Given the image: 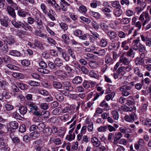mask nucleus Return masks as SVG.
Here are the masks:
<instances>
[{
	"label": "nucleus",
	"instance_id": "f257e3e1",
	"mask_svg": "<svg viewBox=\"0 0 151 151\" xmlns=\"http://www.w3.org/2000/svg\"><path fill=\"white\" fill-rule=\"evenodd\" d=\"M12 25L16 28H22L26 31H32L33 29L31 26L27 23H24L20 21L14 19L12 21Z\"/></svg>",
	"mask_w": 151,
	"mask_h": 151
},
{
	"label": "nucleus",
	"instance_id": "f03ea898",
	"mask_svg": "<svg viewBox=\"0 0 151 151\" xmlns=\"http://www.w3.org/2000/svg\"><path fill=\"white\" fill-rule=\"evenodd\" d=\"M28 106L30 107L32 110H33V115L37 116H42V112L35 104L33 102H29L28 104Z\"/></svg>",
	"mask_w": 151,
	"mask_h": 151
},
{
	"label": "nucleus",
	"instance_id": "7ed1b4c3",
	"mask_svg": "<svg viewBox=\"0 0 151 151\" xmlns=\"http://www.w3.org/2000/svg\"><path fill=\"white\" fill-rule=\"evenodd\" d=\"M39 65L40 67L37 68L38 71L44 74L49 73L50 71L47 69V65L45 62L41 61L39 63Z\"/></svg>",
	"mask_w": 151,
	"mask_h": 151
},
{
	"label": "nucleus",
	"instance_id": "20e7f679",
	"mask_svg": "<svg viewBox=\"0 0 151 151\" xmlns=\"http://www.w3.org/2000/svg\"><path fill=\"white\" fill-rule=\"evenodd\" d=\"M106 33L112 42H116L119 39L116 32L114 31H109L106 32Z\"/></svg>",
	"mask_w": 151,
	"mask_h": 151
},
{
	"label": "nucleus",
	"instance_id": "39448f33",
	"mask_svg": "<svg viewBox=\"0 0 151 151\" xmlns=\"http://www.w3.org/2000/svg\"><path fill=\"white\" fill-rule=\"evenodd\" d=\"M34 146V149L36 151H42L43 149L42 145V142L40 139H37L33 143Z\"/></svg>",
	"mask_w": 151,
	"mask_h": 151
},
{
	"label": "nucleus",
	"instance_id": "423d86ee",
	"mask_svg": "<svg viewBox=\"0 0 151 151\" xmlns=\"http://www.w3.org/2000/svg\"><path fill=\"white\" fill-rule=\"evenodd\" d=\"M73 34L76 37H78L80 39H85L86 37V34H83L82 31L79 29H77L74 32Z\"/></svg>",
	"mask_w": 151,
	"mask_h": 151
},
{
	"label": "nucleus",
	"instance_id": "0eeeda50",
	"mask_svg": "<svg viewBox=\"0 0 151 151\" xmlns=\"http://www.w3.org/2000/svg\"><path fill=\"white\" fill-rule=\"evenodd\" d=\"M119 62L120 63H122L124 65H128L130 62L129 59L123 55H121L119 58Z\"/></svg>",
	"mask_w": 151,
	"mask_h": 151
},
{
	"label": "nucleus",
	"instance_id": "6e6552de",
	"mask_svg": "<svg viewBox=\"0 0 151 151\" xmlns=\"http://www.w3.org/2000/svg\"><path fill=\"white\" fill-rule=\"evenodd\" d=\"M111 42L110 43L108 47L109 49L111 50H112L118 49L120 47V42Z\"/></svg>",
	"mask_w": 151,
	"mask_h": 151
},
{
	"label": "nucleus",
	"instance_id": "1a4fd4ad",
	"mask_svg": "<svg viewBox=\"0 0 151 151\" xmlns=\"http://www.w3.org/2000/svg\"><path fill=\"white\" fill-rule=\"evenodd\" d=\"M15 9L12 6H8L7 10L9 14L12 17L15 18L16 14L15 12Z\"/></svg>",
	"mask_w": 151,
	"mask_h": 151
},
{
	"label": "nucleus",
	"instance_id": "9d476101",
	"mask_svg": "<svg viewBox=\"0 0 151 151\" xmlns=\"http://www.w3.org/2000/svg\"><path fill=\"white\" fill-rule=\"evenodd\" d=\"M49 142L50 143H54L56 145H59L61 144V140L60 139L56 138L55 136H53L50 138Z\"/></svg>",
	"mask_w": 151,
	"mask_h": 151
},
{
	"label": "nucleus",
	"instance_id": "9b49d317",
	"mask_svg": "<svg viewBox=\"0 0 151 151\" xmlns=\"http://www.w3.org/2000/svg\"><path fill=\"white\" fill-rule=\"evenodd\" d=\"M91 142L93 146L96 147H98L101 144L100 141L96 137H93L91 138Z\"/></svg>",
	"mask_w": 151,
	"mask_h": 151
},
{
	"label": "nucleus",
	"instance_id": "f8f14e48",
	"mask_svg": "<svg viewBox=\"0 0 151 151\" xmlns=\"http://www.w3.org/2000/svg\"><path fill=\"white\" fill-rule=\"evenodd\" d=\"M122 137V135L120 132L116 133L115 134V137L114 138V140L113 144L114 145H116L121 138Z\"/></svg>",
	"mask_w": 151,
	"mask_h": 151
},
{
	"label": "nucleus",
	"instance_id": "ddd939ff",
	"mask_svg": "<svg viewBox=\"0 0 151 151\" xmlns=\"http://www.w3.org/2000/svg\"><path fill=\"white\" fill-rule=\"evenodd\" d=\"M10 20L7 17L4 18V19H1L0 22L1 25L3 27H9L8 23L10 22Z\"/></svg>",
	"mask_w": 151,
	"mask_h": 151
},
{
	"label": "nucleus",
	"instance_id": "4468645a",
	"mask_svg": "<svg viewBox=\"0 0 151 151\" xmlns=\"http://www.w3.org/2000/svg\"><path fill=\"white\" fill-rule=\"evenodd\" d=\"M105 62L107 64H112L114 63V60L111 55L107 54L104 58Z\"/></svg>",
	"mask_w": 151,
	"mask_h": 151
},
{
	"label": "nucleus",
	"instance_id": "2eb2a0df",
	"mask_svg": "<svg viewBox=\"0 0 151 151\" xmlns=\"http://www.w3.org/2000/svg\"><path fill=\"white\" fill-rule=\"evenodd\" d=\"M64 89L68 90L71 91L73 90V88L71 86L70 83L68 81H65L63 82Z\"/></svg>",
	"mask_w": 151,
	"mask_h": 151
},
{
	"label": "nucleus",
	"instance_id": "dca6fc26",
	"mask_svg": "<svg viewBox=\"0 0 151 151\" xmlns=\"http://www.w3.org/2000/svg\"><path fill=\"white\" fill-rule=\"evenodd\" d=\"M140 43L139 42V40L136 39L134 40L132 43V48L134 50L137 51L138 50L139 44Z\"/></svg>",
	"mask_w": 151,
	"mask_h": 151
},
{
	"label": "nucleus",
	"instance_id": "f3484780",
	"mask_svg": "<svg viewBox=\"0 0 151 151\" xmlns=\"http://www.w3.org/2000/svg\"><path fill=\"white\" fill-rule=\"evenodd\" d=\"M82 81V78L79 76H76L72 80V83L75 84H78L81 83Z\"/></svg>",
	"mask_w": 151,
	"mask_h": 151
},
{
	"label": "nucleus",
	"instance_id": "a211bd4d",
	"mask_svg": "<svg viewBox=\"0 0 151 151\" xmlns=\"http://www.w3.org/2000/svg\"><path fill=\"white\" fill-rule=\"evenodd\" d=\"M54 95L56 99L59 101H62L63 100L64 97L62 94L58 92H55Z\"/></svg>",
	"mask_w": 151,
	"mask_h": 151
},
{
	"label": "nucleus",
	"instance_id": "6ab92c4d",
	"mask_svg": "<svg viewBox=\"0 0 151 151\" xmlns=\"http://www.w3.org/2000/svg\"><path fill=\"white\" fill-rule=\"evenodd\" d=\"M7 3L10 5V6L13 7L16 10H17L19 9L18 6L17 4L15 3L13 0H6Z\"/></svg>",
	"mask_w": 151,
	"mask_h": 151
},
{
	"label": "nucleus",
	"instance_id": "aec40b11",
	"mask_svg": "<svg viewBox=\"0 0 151 151\" xmlns=\"http://www.w3.org/2000/svg\"><path fill=\"white\" fill-rule=\"evenodd\" d=\"M135 104L134 100L132 96H130L127 98L126 104L128 106H133Z\"/></svg>",
	"mask_w": 151,
	"mask_h": 151
},
{
	"label": "nucleus",
	"instance_id": "412c9836",
	"mask_svg": "<svg viewBox=\"0 0 151 151\" xmlns=\"http://www.w3.org/2000/svg\"><path fill=\"white\" fill-rule=\"evenodd\" d=\"M18 110L19 111L20 113L22 115H24L27 112V109L26 107L25 106H20L18 108Z\"/></svg>",
	"mask_w": 151,
	"mask_h": 151
},
{
	"label": "nucleus",
	"instance_id": "4be33fe9",
	"mask_svg": "<svg viewBox=\"0 0 151 151\" xmlns=\"http://www.w3.org/2000/svg\"><path fill=\"white\" fill-rule=\"evenodd\" d=\"M17 35L19 37H22L24 35H29V33L26 31L22 30H18Z\"/></svg>",
	"mask_w": 151,
	"mask_h": 151
},
{
	"label": "nucleus",
	"instance_id": "5701e85b",
	"mask_svg": "<svg viewBox=\"0 0 151 151\" xmlns=\"http://www.w3.org/2000/svg\"><path fill=\"white\" fill-rule=\"evenodd\" d=\"M121 47L123 50H127L129 48V46L128 45V42L127 41L125 40L122 42Z\"/></svg>",
	"mask_w": 151,
	"mask_h": 151
},
{
	"label": "nucleus",
	"instance_id": "b1692460",
	"mask_svg": "<svg viewBox=\"0 0 151 151\" xmlns=\"http://www.w3.org/2000/svg\"><path fill=\"white\" fill-rule=\"evenodd\" d=\"M9 125L11 128L14 129H16L18 127V122L16 121H12L9 123Z\"/></svg>",
	"mask_w": 151,
	"mask_h": 151
},
{
	"label": "nucleus",
	"instance_id": "393cba45",
	"mask_svg": "<svg viewBox=\"0 0 151 151\" xmlns=\"http://www.w3.org/2000/svg\"><path fill=\"white\" fill-rule=\"evenodd\" d=\"M99 106L102 107H104V110L105 111L108 110L109 109V106L108 104L105 100H103L102 101L100 104Z\"/></svg>",
	"mask_w": 151,
	"mask_h": 151
},
{
	"label": "nucleus",
	"instance_id": "a878e982",
	"mask_svg": "<svg viewBox=\"0 0 151 151\" xmlns=\"http://www.w3.org/2000/svg\"><path fill=\"white\" fill-rule=\"evenodd\" d=\"M28 14L27 12L24 11V10L22 9H19L17 12V14L19 16L22 18L26 17V14Z\"/></svg>",
	"mask_w": 151,
	"mask_h": 151
},
{
	"label": "nucleus",
	"instance_id": "bb28decb",
	"mask_svg": "<svg viewBox=\"0 0 151 151\" xmlns=\"http://www.w3.org/2000/svg\"><path fill=\"white\" fill-rule=\"evenodd\" d=\"M111 114L114 119L117 121L119 118V114L118 112L116 110L112 111L111 112Z\"/></svg>",
	"mask_w": 151,
	"mask_h": 151
},
{
	"label": "nucleus",
	"instance_id": "cd10ccee",
	"mask_svg": "<svg viewBox=\"0 0 151 151\" xmlns=\"http://www.w3.org/2000/svg\"><path fill=\"white\" fill-rule=\"evenodd\" d=\"M9 53L10 55L16 57H20L21 55V53L20 52L15 50H10Z\"/></svg>",
	"mask_w": 151,
	"mask_h": 151
},
{
	"label": "nucleus",
	"instance_id": "c85d7f7f",
	"mask_svg": "<svg viewBox=\"0 0 151 151\" xmlns=\"http://www.w3.org/2000/svg\"><path fill=\"white\" fill-rule=\"evenodd\" d=\"M40 135V133L37 131H34L31 133L30 134V137L32 139H35L38 137Z\"/></svg>",
	"mask_w": 151,
	"mask_h": 151
},
{
	"label": "nucleus",
	"instance_id": "c756f323",
	"mask_svg": "<svg viewBox=\"0 0 151 151\" xmlns=\"http://www.w3.org/2000/svg\"><path fill=\"white\" fill-rule=\"evenodd\" d=\"M29 16L27 18V22L28 24H32L35 22V20L33 17L31 16L29 14Z\"/></svg>",
	"mask_w": 151,
	"mask_h": 151
},
{
	"label": "nucleus",
	"instance_id": "7c9ffc66",
	"mask_svg": "<svg viewBox=\"0 0 151 151\" xmlns=\"http://www.w3.org/2000/svg\"><path fill=\"white\" fill-rule=\"evenodd\" d=\"M52 84L54 87L58 89H60L62 87V84L57 81H53Z\"/></svg>",
	"mask_w": 151,
	"mask_h": 151
},
{
	"label": "nucleus",
	"instance_id": "2f4dec72",
	"mask_svg": "<svg viewBox=\"0 0 151 151\" xmlns=\"http://www.w3.org/2000/svg\"><path fill=\"white\" fill-rule=\"evenodd\" d=\"M134 73L137 75L139 77H141L143 76V74L141 72L139 68L138 67L134 68Z\"/></svg>",
	"mask_w": 151,
	"mask_h": 151
},
{
	"label": "nucleus",
	"instance_id": "473e14b6",
	"mask_svg": "<svg viewBox=\"0 0 151 151\" xmlns=\"http://www.w3.org/2000/svg\"><path fill=\"white\" fill-rule=\"evenodd\" d=\"M142 124L148 127L151 126V119H147L142 121Z\"/></svg>",
	"mask_w": 151,
	"mask_h": 151
},
{
	"label": "nucleus",
	"instance_id": "72a5a7b5",
	"mask_svg": "<svg viewBox=\"0 0 151 151\" xmlns=\"http://www.w3.org/2000/svg\"><path fill=\"white\" fill-rule=\"evenodd\" d=\"M46 126L45 124L43 123H41L39 124L37 126V127L39 130L40 132H44V129L45 128Z\"/></svg>",
	"mask_w": 151,
	"mask_h": 151
},
{
	"label": "nucleus",
	"instance_id": "f704fd0d",
	"mask_svg": "<svg viewBox=\"0 0 151 151\" xmlns=\"http://www.w3.org/2000/svg\"><path fill=\"white\" fill-rule=\"evenodd\" d=\"M35 33L36 35L42 37L43 39H46L47 38V35L45 34L44 33L40 31H37L35 32Z\"/></svg>",
	"mask_w": 151,
	"mask_h": 151
},
{
	"label": "nucleus",
	"instance_id": "c9c22d12",
	"mask_svg": "<svg viewBox=\"0 0 151 151\" xmlns=\"http://www.w3.org/2000/svg\"><path fill=\"white\" fill-rule=\"evenodd\" d=\"M6 41L9 45H11L15 43L14 38L12 37H7L6 39Z\"/></svg>",
	"mask_w": 151,
	"mask_h": 151
},
{
	"label": "nucleus",
	"instance_id": "e433bc0d",
	"mask_svg": "<svg viewBox=\"0 0 151 151\" xmlns=\"http://www.w3.org/2000/svg\"><path fill=\"white\" fill-rule=\"evenodd\" d=\"M13 76L18 79H23L24 78V76L23 74L18 73H14L13 74Z\"/></svg>",
	"mask_w": 151,
	"mask_h": 151
},
{
	"label": "nucleus",
	"instance_id": "4c0bfd02",
	"mask_svg": "<svg viewBox=\"0 0 151 151\" xmlns=\"http://www.w3.org/2000/svg\"><path fill=\"white\" fill-rule=\"evenodd\" d=\"M106 51L104 49H101L97 51H95L94 53L99 56H104L105 55Z\"/></svg>",
	"mask_w": 151,
	"mask_h": 151
},
{
	"label": "nucleus",
	"instance_id": "58836bf2",
	"mask_svg": "<svg viewBox=\"0 0 151 151\" xmlns=\"http://www.w3.org/2000/svg\"><path fill=\"white\" fill-rule=\"evenodd\" d=\"M54 63L58 67L61 66L63 65L62 60L59 58H56L55 60Z\"/></svg>",
	"mask_w": 151,
	"mask_h": 151
},
{
	"label": "nucleus",
	"instance_id": "ea45409f",
	"mask_svg": "<svg viewBox=\"0 0 151 151\" xmlns=\"http://www.w3.org/2000/svg\"><path fill=\"white\" fill-rule=\"evenodd\" d=\"M28 83L31 86H38L40 85L39 82L33 81H29Z\"/></svg>",
	"mask_w": 151,
	"mask_h": 151
},
{
	"label": "nucleus",
	"instance_id": "a19ab883",
	"mask_svg": "<svg viewBox=\"0 0 151 151\" xmlns=\"http://www.w3.org/2000/svg\"><path fill=\"white\" fill-rule=\"evenodd\" d=\"M104 93V91H102L100 92L94 94V98L93 99V101L97 100L99 97Z\"/></svg>",
	"mask_w": 151,
	"mask_h": 151
},
{
	"label": "nucleus",
	"instance_id": "79ce46f5",
	"mask_svg": "<svg viewBox=\"0 0 151 151\" xmlns=\"http://www.w3.org/2000/svg\"><path fill=\"white\" fill-rule=\"evenodd\" d=\"M62 38L64 40L65 43L68 45L69 43V37L66 34H63L62 36Z\"/></svg>",
	"mask_w": 151,
	"mask_h": 151
},
{
	"label": "nucleus",
	"instance_id": "37998d69",
	"mask_svg": "<svg viewBox=\"0 0 151 151\" xmlns=\"http://www.w3.org/2000/svg\"><path fill=\"white\" fill-rule=\"evenodd\" d=\"M144 62V60L142 59H140L138 57L136 58L135 63V64L137 65H142Z\"/></svg>",
	"mask_w": 151,
	"mask_h": 151
},
{
	"label": "nucleus",
	"instance_id": "c03bdc74",
	"mask_svg": "<svg viewBox=\"0 0 151 151\" xmlns=\"http://www.w3.org/2000/svg\"><path fill=\"white\" fill-rule=\"evenodd\" d=\"M129 49V50L127 52L126 55L128 57H132L133 58L134 56L135 53H134L133 50L131 48H130Z\"/></svg>",
	"mask_w": 151,
	"mask_h": 151
},
{
	"label": "nucleus",
	"instance_id": "a18cd8bd",
	"mask_svg": "<svg viewBox=\"0 0 151 151\" xmlns=\"http://www.w3.org/2000/svg\"><path fill=\"white\" fill-rule=\"evenodd\" d=\"M49 12L50 13H47L48 16L52 20H55V16L56 15L55 13H54L52 10L51 12L50 11Z\"/></svg>",
	"mask_w": 151,
	"mask_h": 151
},
{
	"label": "nucleus",
	"instance_id": "49530a36",
	"mask_svg": "<svg viewBox=\"0 0 151 151\" xmlns=\"http://www.w3.org/2000/svg\"><path fill=\"white\" fill-rule=\"evenodd\" d=\"M139 45L138 49V50L140 52H143L146 51V47L144 45L141 43L139 44Z\"/></svg>",
	"mask_w": 151,
	"mask_h": 151
},
{
	"label": "nucleus",
	"instance_id": "de8ad7c7",
	"mask_svg": "<svg viewBox=\"0 0 151 151\" xmlns=\"http://www.w3.org/2000/svg\"><path fill=\"white\" fill-rule=\"evenodd\" d=\"M120 8L116 9L115 10L114 14L116 16L119 17L122 14V11Z\"/></svg>",
	"mask_w": 151,
	"mask_h": 151
},
{
	"label": "nucleus",
	"instance_id": "09e8293b",
	"mask_svg": "<svg viewBox=\"0 0 151 151\" xmlns=\"http://www.w3.org/2000/svg\"><path fill=\"white\" fill-rule=\"evenodd\" d=\"M107 45L106 39L102 38L100 41V45L102 47H105Z\"/></svg>",
	"mask_w": 151,
	"mask_h": 151
},
{
	"label": "nucleus",
	"instance_id": "8fccbe9b",
	"mask_svg": "<svg viewBox=\"0 0 151 151\" xmlns=\"http://www.w3.org/2000/svg\"><path fill=\"white\" fill-rule=\"evenodd\" d=\"M18 87L22 90L27 89L28 88L27 85L23 83H19L18 84Z\"/></svg>",
	"mask_w": 151,
	"mask_h": 151
},
{
	"label": "nucleus",
	"instance_id": "3c124183",
	"mask_svg": "<svg viewBox=\"0 0 151 151\" xmlns=\"http://www.w3.org/2000/svg\"><path fill=\"white\" fill-rule=\"evenodd\" d=\"M111 6L116 9L121 8V6L119 1H114L111 4Z\"/></svg>",
	"mask_w": 151,
	"mask_h": 151
},
{
	"label": "nucleus",
	"instance_id": "603ef678",
	"mask_svg": "<svg viewBox=\"0 0 151 151\" xmlns=\"http://www.w3.org/2000/svg\"><path fill=\"white\" fill-rule=\"evenodd\" d=\"M125 67L122 66L121 67H119L117 71L120 74H121V75L122 76H123L124 74L125 73V72L124 71V70L125 69Z\"/></svg>",
	"mask_w": 151,
	"mask_h": 151
},
{
	"label": "nucleus",
	"instance_id": "864d4df0",
	"mask_svg": "<svg viewBox=\"0 0 151 151\" xmlns=\"http://www.w3.org/2000/svg\"><path fill=\"white\" fill-rule=\"evenodd\" d=\"M90 14L91 15L97 19H99L101 17L100 14L98 12L91 11L90 12Z\"/></svg>",
	"mask_w": 151,
	"mask_h": 151
},
{
	"label": "nucleus",
	"instance_id": "5fc2aeb1",
	"mask_svg": "<svg viewBox=\"0 0 151 151\" xmlns=\"http://www.w3.org/2000/svg\"><path fill=\"white\" fill-rule=\"evenodd\" d=\"M127 34L126 33L122 31H119L118 33V35L120 38H124L126 37Z\"/></svg>",
	"mask_w": 151,
	"mask_h": 151
},
{
	"label": "nucleus",
	"instance_id": "6e6d98bb",
	"mask_svg": "<svg viewBox=\"0 0 151 151\" xmlns=\"http://www.w3.org/2000/svg\"><path fill=\"white\" fill-rule=\"evenodd\" d=\"M86 38L84 39H80L82 40V43L84 44L86 46H88L90 44V42L88 40L87 34L86 35Z\"/></svg>",
	"mask_w": 151,
	"mask_h": 151
},
{
	"label": "nucleus",
	"instance_id": "4d7b16f0",
	"mask_svg": "<svg viewBox=\"0 0 151 151\" xmlns=\"http://www.w3.org/2000/svg\"><path fill=\"white\" fill-rule=\"evenodd\" d=\"M35 46L40 47V49L42 50H43L44 47L42 45L40 41L35 40Z\"/></svg>",
	"mask_w": 151,
	"mask_h": 151
},
{
	"label": "nucleus",
	"instance_id": "13d9d810",
	"mask_svg": "<svg viewBox=\"0 0 151 151\" xmlns=\"http://www.w3.org/2000/svg\"><path fill=\"white\" fill-rule=\"evenodd\" d=\"M115 95V93L114 92H112L111 93L108 94L105 96V99L106 100L109 101L111 99H112L114 97Z\"/></svg>",
	"mask_w": 151,
	"mask_h": 151
},
{
	"label": "nucleus",
	"instance_id": "bf43d9fd",
	"mask_svg": "<svg viewBox=\"0 0 151 151\" xmlns=\"http://www.w3.org/2000/svg\"><path fill=\"white\" fill-rule=\"evenodd\" d=\"M6 82L4 80H2L0 81V88L3 90L6 89Z\"/></svg>",
	"mask_w": 151,
	"mask_h": 151
},
{
	"label": "nucleus",
	"instance_id": "052dcab7",
	"mask_svg": "<svg viewBox=\"0 0 151 151\" xmlns=\"http://www.w3.org/2000/svg\"><path fill=\"white\" fill-rule=\"evenodd\" d=\"M7 67L10 69L14 70H18L19 69L18 67L12 64H8Z\"/></svg>",
	"mask_w": 151,
	"mask_h": 151
},
{
	"label": "nucleus",
	"instance_id": "680f3d73",
	"mask_svg": "<svg viewBox=\"0 0 151 151\" xmlns=\"http://www.w3.org/2000/svg\"><path fill=\"white\" fill-rule=\"evenodd\" d=\"M21 64L23 65L28 66L30 65V61L28 60H23L21 61Z\"/></svg>",
	"mask_w": 151,
	"mask_h": 151
},
{
	"label": "nucleus",
	"instance_id": "e2e57ef3",
	"mask_svg": "<svg viewBox=\"0 0 151 151\" xmlns=\"http://www.w3.org/2000/svg\"><path fill=\"white\" fill-rule=\"evenodd\" d=\"M100 26L101 28L104 30H107L108 28V26L104 22H101Z\"/></svg>",
	"mask_w": 151,
	"mask_h": 151
},
{
	"label": "nucleus",
	"instance_id": "0e129e2a",
	"mask_svg": "<svg viewBox=\"0 0 151 151\" xmlns=\"http://www.w3.org/2000/svg\"><path fill=\"white\" fill-rule=\"evenodd\" d=\"M12 142L14 143L18 144L20 143V139L17 137H14L13 138L11 137Z\"/></svg>",
	"mask_w": 151,
	"mask_h": 151
},
{
	"label": "nucleus",
	"instance_id": "69168bd1",
	"mask_svg": "<svg viewBox=\"0 0 151 151\" xmlns=\"http://www.w3.org/2000/svg\"><path fill=\"white\" fill-rule=\"evenodd\" d=\"M35 22L37 24L39 27L42 25V22L41 19L38 17H36L35 18Z\"/></svg>",
	"mask_w": 151,
	"mask_h": 151
},
{
	"label": "nucleus",
	"instance_id": "338daca9",
	"mask_svg": "<svg viewBox=\"0 0 151 151\" xmlns=\"http://www.w3.org/2000/svg\"><path fill=\"white\" fill-rule=\"evenodd\" d=\"M83 86L86 89H87L90 87V83L87 81L84 80L83 83Z\"/></svg>",
	"mask_w": 151,
	"mask_h": 151
},
{
	"label": "nucleus",
	"instance_id": "774afa93",
	"mask_svg": "<svg viewBox=\"0 0 151 151\" xmlns=\"http://www.w3.org/2000/svg\"><path fill=\"white\" fill-rule=\"evenodd\" d=\"M40 107L43 110H47L49 108L48 104L45 103H41L40 104Z\"/></svg>",
	"mask_w": 151,
	"mask_h": 151
}]
</instances>
